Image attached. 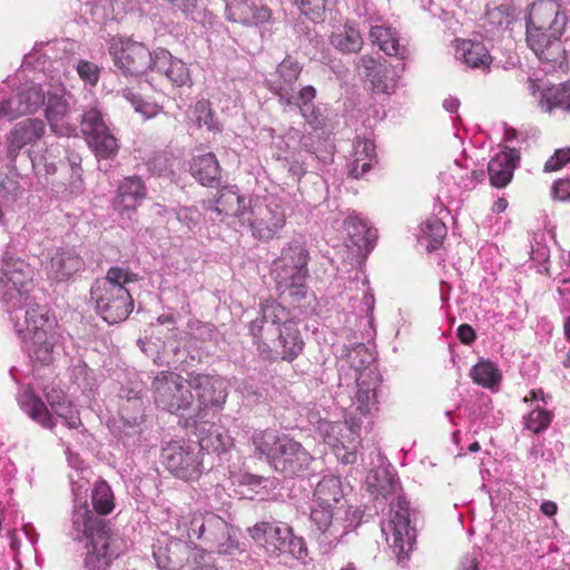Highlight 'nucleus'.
Wrapping results in <instances>:
<instances>
[{
	"instance_id": "20",
	"label": "nucleus",
	"mask_w": 570,
	"mask_h": 570,
	"mask_svg": "<svg viewBox=\"0 0 570 570\" xmlns=\"http://www.w3.org/2000/svg\"><path fill=\"white\" fill-rule=\"evenodd\" d=\"M146 197V187L139 177H128L118 187L117 196L114 200V210L119 214L121 219L131 220L136 214V208Z\"/></svg>"
},
{
	"instance_id": "6",
	"label": "nucleus",
	"mask_w": 570,
	"mask_h": 570,
	"mask_svg": "<svg viewBox=\"0 0 570 570\" xmlns=\"http://www.w3.org/2000/svg\"><path fill=\"white\" fill-rule=\"evenodd\" d=\"M55 325L56 321L50 317L48 307L38 303H29L23 323H16L21 338L30 342L28 347L30 356L41 364H48L51 361Z\"/></svg>"
},
{
	"instance_id": "38",
	"label": "nucleus",
	"mask_w": 570,
	"mask_h": 570,
	"mask_svg": "<svg viewBox=\"0 0 570 570\" xmlns=\"http://www.w3.org/2000/svg\"><path fill=\"white\" fill-rule=\"evenodd\" d=\"M278 332V342L283 348L282 358L286 361L294 360L303 351L304 345L296 323L285 321Z\"/></svg>"
},
{
	"instance_id": "17",
	"label": "nucleus",
	"mask_w": 570,
	"mask_h": 570,
	"mask_svg": "<svg viewBox=\"0 0 570 570\" xmlns=\"http://www.w3.org/2000/svg\"><path fill=\"white\" fill-rule=\"evenodd\" d=\"M46 95L40 86H29L0 102V116L10 119L38 111L45 105Z\"/></svg>"
},
{
	"instance_id": "54",
	"label": "nucleus",
	"mask_w": 570,
	"mask_h": 570,
	"mask_svg": "<svg viewBox=\"0 0 570 570\" xmlns=\"http://www.w3.org/2000/svg\"><path fill=\"white\" fill-rule=\"evenodd\" d=\"M301 12L311 20H317L326 7L328 0H294Z\"/></svg>"
},
{
	"instance_id": "8",
	"label": "nucleus",
	"mask_w": 570,
	"mask_h": 570,
	"mask_svg": "<svg viewBox=\"0 0 570 570\" xmlns=\"http://www.w3.org/2000/svg\"><path fill=\"white\" fill-rule=\"evenodd\" d=\"M389 518L381 522V530L399 562L407 560L416 541V530L411 527L409 502L397 495L391 503Z\"/></svg>"
},
{
	"instance_id": "44",
	"label": "nucleus",
	"mask_w": 570,
	"mask_h": 570,
	"mask_svg": "<svg viewBox=\"0 0 570 570\" xmlns=\"http://www.w3.org/2000/svg\"><path fill=\"white\" fill-rule=\"evenodd\" d=\"M203 451L225 452L233 445V439L227 431L218 425L212 424L208 433L199 438L196 443Z\"/></svg>"
},
{
	"instance_id": "57",
	"label": "nucleus",
	"mask_w": 570,
	"mask_h": 570,
	"mask_svg": "<svg viewBox=\"0 0 570 570\" xmlns=\"http://www.w3.org/2000/svg\"><path fill=\"white\" fill-rule=\"evenodd\" d=\"M569 161H570V147L557 149L554 151V154L546 161L544 171L551 173V171L559 170Z\"/></svg>"
},
{
	"instance_id": "11",
	"label": "nucleus",
	"mask_w": 570,
	"mask_h": 570,
	"mask_svg": "<svg viewBox=\"0 0 570 570\" xmlns=\"http://www.w3.org/2000/svg\"><path fill=\"white\" fill-rule=\"evenodd\" d=\"M167 470L184 481L198 480L204 471V453L195 442L173 441L161 451Z\"/></svg>"
},
{
	"instance_id": "9",
	"label": "nucleus",
	"mask_w": 570,
	"mask_h": 570,
	"mask_svg": "<svg viewBox=\"0 0 570 570\" xmlns=\"http://www.w3.org/2000/svg\"><path fill=\"white\" fill-rule=\"evenodd\" d=\"M250 538L274 557L288 554L297 560L307 557V547L302 537L294 534L289 525L278 522H258L248 529Z\"/></svg>"
},
{
	"instance_id": "2",
	"label": "nucleus",
	"mask_w": 570,
	"mask_h": 570,
	"mask_svg": "<svg viewBox=\"0 0 570 570\" xmlns=\"http://www.w3.org/2000/svg\"><path fill=\"white\" fill-rule=\"evenodd\" d=\"M568 17L554 0H539L527 19V43L547 71L567 63V51L561 41Z\"/></svg>"
},
{
	"instance_id": "1",
	"label": "nucleus",
	"mask_w": 570,
	"mask_h": 570,
	"mask_svg": "<svg viewBox=\"0 0 570 570\" xmlns=\"http://www.w3.org/2000/svg\"><path fill=\"white\" fill-rule=\"evenodd\" d=\"M358 510L346 507L341 480L324 476L316 485L311 507V533L323 553L331 552L341 540L361 523Z\"/></svg>"
},
{
	"instance_id": "32",
	"label": "nucleus",
	"mask_w": 570,
	"mask_h": 570,
	"mask_svg": "<svg viewBox=\"0 0 570 570\" xmlns=\"http://www.w3.org/2000/svg\"><path fill=\"white\" fill-rule=\"evenodd\" d=\"M455 57L473 69L485 70L492 62L488 48L483 43L472 40H459Z\"/></svg>"
},
{
	"instance_id": "42",
	"label": "nucleus",
	"mask_w": 570,
	"mask_h": 570,
	"mask_svg": "<svg viewBox=\"0 0 570 570\" xmlns=\"http://www.w3.org/2000/svg\"><path fill=\"white\" fill-rule=\"evenodd\" d=\"M445 224L438 217H429L422 225L419 236L421 243H425L428 252L438 249L446 235Z\"/></svg>"
},
{
	"instance_id": "59",
	"label": "nucleus",
	"mask_w": 570,
	"mask_h": 570,
	"mask_svg": "<svg viewBox=\"0 0 570 570\" xmlns=\"http://www.w3.org/2000/svg\"><path fill=\"white\" fill-rule=\"evenodd\" d=\"M77 71H78L79 77L83 81H86L90 85L97 83L98 78H99V70L96 65H94L89 61H86V60H81L77 66Z\"/></svg>"
},
{
	"instance_id": "24",
	"label": "nucleus",
	"mask_w": 570,
	"mask_h": 570,
	"mask_svg": "<svg viewBox=\"0 0 570 570\" xmlns=\"http://www.w3.org/2000/svg\"><path fill=\"white\" fill-rule=\"evenodd\" d=\"M45 134V124L40 119L28 118L18 122L8 138V157L14 160L27 145L39 140Z\"/></svg>"
},
{
	"instance_id": "45",
	"label": "nucleus",
	"mask_w": 570,
	"mask_h": 570,
	"mask_svg": "<svg viewBox=\"0 0 570 570\" xmlns=\"http://www.w3.org/2000/svg\"><path fill=\"white\" fill-rule=\"evenodd\" d=\"M513 21V8L509 4H500L488 8L484 17V27H488L489 32H494L495 30L509 28Z\"/></svg>"
},
{
	"instance_id": "46",
	"label": "nucleus",
	"mask_w": 570,
	"mask_h": 570,
	"mask_svg": "<svg viewBox=\"0 0 570 570\" xmlns=\"http://www.w3.org/2000/svg\"><path fill=\"white\" fill-rule=\"evenodd\" d=\"M367 485L372 493L387 498L389 495L395 494L400 488L397 480L385 471L382 473L375 472L367 476Z\"/></svg>"
},
{
	"instance_id": "25",
	"label": "nucleus",
	"mask_w": 570,
	"mask_h": 570,
	"mask_svg": "<svg viewBox=\"0 0 570 570\" xmlns=\"http://www.w3.org/2000/svg\"><path fill=\"white\" fill-rule=\"evenodd\" d=\"M81 132L97 157L107 158V126L99 110L90 109L83 114Z\"/></svg>"
},
{
	"instance_id": "30",
	"label": "nucleus",
	"mask_w": 570,
	"mask_h": 570,
	"mask_svg": "<svg viewBox=\"0 0 570 570\" xmlns=\"http://www.w3.org/2000/svg\"><path fill=\"white\" fill-rule=\"evenodd\" d=\"M344 228L351 243L357 247L360 252L368 253L373 249L377 239V232L375 228L368 226L364 218L357 215H350L344 220Z\"/></svg>"
},
{
	"instance_id": "37",
	"label": "nucleus",
	"mask_w": 570,
	"mask_h": 570,
	"mask_svg": "<svg viewBox=\"0 0 570 570\" xmlns=\"http://www.w3.org/2000/svg\"><path fill=\"white\" fill-rule=\"evenodd\" d=\"M62 178L56 185V191L65 198H71L82 193V168L79 163L69 161L62 165Z\"/></svg>"
},
{
	"instance_id": "64",
	"label": "nucleus",
	"mask_w": 570,
	"mask_h": 570,
	"mask_svg": "<svg viewBox=\"0 0 570 570\" xmlns=\"http://www.w3.org/2000/svg\"><path fill=\"white\" fill-rule=\"evenodd\" d=\"M460 570H479V560L475 552L462 559Z\"/></svg>"
},
{
	"instance_id": "16",
	"label": "nucleus",
	"mask_w": 570,
	"mask_h": 570,
	"mask_svg": "<svg viewBox=\"0 0 570 570\" xmlns=\"http://www.w3.org/2000/svg\"><path fill=\"white\" fill-rule=\"evenodd\" d=\"M134 281V274L119 267L109 268V312L115 313L109 324L121 322L131 313L134 302L125 284Z\"/></svg>"
},
{
	"instance_id": "22",
	"label": "nucleus",
	"mask_w": 570,
	"mask_h": 570,
	"mask_svg": "<svg viewBox=\"0 0 570 570\" xmlns=\"http://www.w3.org/2000/svg\"><path fill=\"white\" fill-rule=\"evenodd\" d=\"M83 259L73 248H57L46 267L48 278L65 282L83 268Z\"/></svg>"
},
{
	"instance_id": "43",
	"label": "nucleus",
	"mask_w": 570,
	"mask_h": 570,
	"mask_svg": "<svg viewBox=\"0 0 570 570\" xmlns=\"http://www.w3.org/2000/svg\"><path fill=\"white\" fill-rule=\"evenodd\" d=\"M470 375L474 383L492 391L498 390L502 380V374L498 366L493 362L484 360L471 368Z\"/></svg>"
},
{
	"instance_id": "41",
	"label": "nucleus",
	"mask_w": 570,
	"mask_h": 570,
	"mask_svg": "<svg viewBox=\"0 0 570 570\" xmlns=\"http://www.w3.org/2000/svg\"><path fill=\"white\" fill-rule=\"evenodd\" d=\"M315 97L316 89L309 85L304 86L298 90L297 102L291 107L297 108L306 122L316 129L323 125V119L320 110L313 104Z\"/></svg>"
},
{
	"instance_id": "51",
	"label": "nucleus",
	"mask_w": 570,
	"mask_h": 570,
	"mask_svg": "<svg viewBox=\"0 0 570 570\" xmlns=\"http://www.w3.org/2000/svg\"><path fill=\"white\" fill-rule=\"evenodd\" d=\"M389 70L384 66L370 78H367L372 85L373 91L376 94L391 95L395 91L396 81L394 78L387 76Z\"/></svg>"
},
{
	"instance_id": "28",
	"label": "nucleus",
	"mask_w": 570,
	"mask_h": 570,
	"mask_svg": "<svg viewBox=\"0 0 570 570\" xmlns=\"http://www.w3.org/2000/svg\"><path fill=\"white\" fill-rule=\"evenodd\" d=\"M519 154L514 149H509L497 154L488 165L489 179L492 186L497 188L505 187L513 177Z\"/></svg>"
},
{
	"instance_id": "40",
	"label": "nucleus",
	"mask_w": 570,
	"mask_h": 570,
	"mask_svg": "<svg viewBox=\"0 0 570 570\" xmlns=\"http://www.w3.org/2000/svg\"><path fill=\"white\" fill-rule=\"evenodd\" d=\"M171 510H168V522L169 528H175V524L173 523V518H170ZM170 531L176 532V538L170 540L169 543L166 546V560L167 564H164V568H169L170 570H175L177 568L181 569V566H184V560L186 556H190L191 551L186 540L187 537H181L175 529H168Z\"/></svg>"
},
{
	"instance_id": "55",
	"label": "nucleus",
	"mask_w": 570,
	"mask_h": 570,
	"mask_svg": "<svg viewBox=\"0 0 570 570\" xmlns=\"http://www.w3.org/2000/svg\"><path fill=\"white\" fill-rule=\"evenodd\" d=\"M191 554L193 560L188 559L187 562L181 566V570H216L209 554L196 550H193Z\"/></svg>"
},
{
	"instance_id": "61",
	"label": "nucleus",
	"mask_w": 570,
	"mask_h": 570,
	"mask_svg": "<svg viewBox=\"0 0 570 570\" xmlns=\"http://www.w3.org/2000/svg\"><path fill=\"white\" fill-rule=\"evenodd\" d=\"M383 67H384V65H382L381 62H379L371 56H362L357 62V69L366 78H370L372 75H374L376 71H379Z\"/></svg>"
},
{
	"instance_id": "36",
	"label": "nucleus",
	"mask_w": 570,
	"mask_h": 570,
	"mask_svg": "<svg viewBox=\"0 0 570 570\" xmlns=\"http://www.w3.org/2000/svg\"><path fill=\"white\" fill-rule=\"evenodd\" d=\"M22 410L41 426L52 430L55 422L46 404L31 389H26L21 394Z\"/></svg>"
},
{
	"instance_id": "14",
	"label": "nucleus",
	"mask_w": 570,
	"mask_h": 570,
	"mask_svg": "<svg viewBox=\"0 0 570 570\" xmlns=\"http://www.w3.org/2000/svg\"><path fill=\"white\" fill-rule=\"evenodd\" d=\"M114 51V62L118 70L126 77L138 79V85L141 86V77L147 70L153 69L154 66V51L150 52L147 47L139 42H121L118 49L115 42L111 43Z\"/></svg>"
},
{
	"instance_id": "48",
	"label": "nucleus",
	"mask_w": 570,
	"mask_h": 570,
	"mask_svg": "<svg viewBox=\"0 0 570 570\" xmlns=\"http://www.w3.org/2000/svg\"><path fill=\"white\" fill-rule=\"evenodd\" d=\"M552 413L546 409L535 407L523 417L524 426L533 433H540L548 429L552 421Z\"/></svg>"
},
{
	"instance_id": "33",
	"label": "nucleus",
	"mask_w": 570,
	"mask_h": 570,
	"mask_svg": "<svg viewBox=\"0 0 570 570\" xmlns=\"http://www.w3.org/2000/svg\"><path fill=\"white\" fill-rule=\"evenodd\" d=\"M370 39L386 55L395 56L402 60L407 58V48L400 43L396 30L392 29L391 27L382 24L371 26Z\"/></svg>"
},
{
	"instance_id": "62",
	"label": "nucleus",
	"mask_w": 570,
	"mask_h": 570,
	"mask_svg": "<svg viewBox=\"0 0 570 570\" xmlns=\"http://www.w3.org/2000/svg\"><path fill=\"white\" fill-rule=\"evenodd\" d=\"M264 320L268 321L271 320L273 323H277L285 316V311L282 305L275 303V302H267L264 304Z\"/></svg>"
},
{
	"instance_id": "4",
	"label": "nucleus",
	"mask_w": 570,
	"mask_h": 570,
	"mask_svg": "<svg viewBox=\"0 0 570 570\" xmlns=\"http://www.w3.org/2000/svg\"><path fill=\"white\" fill-rule=\"evenodd\" d=\"M175 530L189 541L202 540L208 548L218 553H228L235 547L230 525L219 515L212 512L196 511L184 514L170 511ZM174 530V528H170Z\"/></svg>"
},
{
	"instance_id": "19",
	"label": "nucleus",
	"mask_w": 570,
	"mask_h": 570,
	"mask_svg": "<svg viewBox=\"0 0 570 570\" xmlns=\"http://www.w3.org/2000/svg\"><path fill=\"white\" fill-rule=\"evenodd\" d=\"M361 425V419L355 415L346 417L342 423H326L324 441L336 451L356 449L360 444Z\"/></svg>"
},
{
	"instance_id": "23",
	"label": "nucleus",
	"mask_w": 570,
	"mask_h": 570,
	"mask_svg": "<svg viewBox=\"0 0 570 570\" xmlns=\"http://www.w3.org/2000/svg\"><path fill=\"white\" fill-rule=\"evenodd\" d=\"M527 89L535 95L540 90V107L547 112L560 109L570 112V85L543 87L532 78L527 79Z\"/></svg>"
},
{
	"instance_id": "26",
	"label": "nucleus",
	"mask_w": 570,
	"mask_h": 570,
	"mask_svg": "<svg viewBox=\"0 0 570 570\" xmlns=\"http://www.w3.org/2000/svg\"><path fill=\"white\" fill-rule=\"evenodd\" d=\"M272 12L265 6H257L248 0H235L226 4L228 20L244 26H258L271 19Z\"/></svg>"
},
{
	"instance_id": "58",
	"label": "nucleus",
	"mask_w": 570,
	"mask_h": 570,
	"mask_svg": "<svg viewBox=\"0 0 570 570\" xmlns=\"http://www.w3.org/2000/svg\"><path fill=\"white\" fill-rule=\"evenodd\" d=\"M200 216L196 207H180L176 212L177 219L188 229H194L199 224Z\"/></svg>"
},
{
	"instance_id": "35",
	"label": "nucleus",
	"mask_w": 570,
	"mask_h": 570,
	"mask_svg": "<svg viewBox=\"0 0 570 570\" xmlns=\"http://www.w3.org/2000/svg\"><path fill=\"white\" fill-rule=\"evenodd\" d=\"M190 173L202 185L212 186L220 176V167L216 156L207 153L193 158Z\"/></svg>"
},
{
	"instance_id": "10",
	"label": "nucleus",
	"mask_w": 570,
	"mask_h": 570,
	"mask_svg": "<svg viewBox=\"0 0 570 570\" xmlns=\"http://www.w3.org/2000/svg\"><path fill=\"white\" fill-rule=\"evenodd\" d=\"M242 226L247 227L253 238L267 243L278 238L286 225L285 208L274 197L256 199L249 204Z\"/></svg>"
},
{
	"instance_id": "49",
	"label": "nucleus",
	"mask_w": 570,
	"mask_h": 570,
	"mask_svg": "<svg viewBox=\"0 0 570 570\" xmlns=\"http://www.w3.org/2000/svg\"><path fill=\"white\" fill-rule=\"evenodd\" d=\"M195 121L199 127L205 126L210 131H220L222 127L215 119L210 105L206 100H199L194 106Z\"/></svg>"
},
{
	"instance_id": "31",
	"label": "nucleus",
	"mask_w": 570,
	"mask_h": 570,
	"mask_svg": "<svg viewBox=\"0 0 570 570\" xmlns=\"http://www.w3.org/2000/svg\"><path fill=\"white\" fill-rule=\"evenodd\" d=\"M376 161L375 146L371 139L356 138L347 168L354 178H361Z\"/></svg>"
},
{
	"instance_id": "63",
	"label": "nucleus",
	"mask_w": 570,
	"mask_h": 570,
	"mask_svg": "<svg viewBox=\"0 0 570 570\" xmlns=\"http://www.w3.org/2000/svg\"><path fill=\"white\" fill-rule=\"evenodd\" d=\"M456 334L463 344H471L475 340V332L469 324L460 325Z\"/></svg>"
},
{
	"instance_id": "34",
	"label": "nucleus",
	"mask_w": 570,
	"mask_h": 570,
	"mask_svg": "<svg viewBox=\"0 0 570 570\" xmlns=\"http://www.w3.org/2000/svg\"><path fill=\"white\" fill-rule=\"evenodd\" d=\"M45 395L52 411L65 420L69 429H77L80 425L81 422L77 412L72 409L71 403L67 400L61 389L47 387Z\"/></svg>"
},
{
	"instance_id": "39",
	"label": "nucleus",
	"mask_w": 570,
	"mask_h": 570,
	"mask_svg": "<svg viewBox=\"0 0 570 570\" xmlns=\"http://www.w3.org/2000/svg\"><path fill=\"white\" fill-rule=\"evenodd\" d=\"M330 42L343 53H356L363 47V38L360 30L348 23L332 32Z\"/></svg>"
},
{
	"instance_id": "12",
	"label": "nucleus",
	"mask_w": 570,
	"mask_h": 570,
	"mask_svg": "<svg viewBox=\"0 0 570 570\" xmlns=\"http://www.w3.org/2000/svg\"><path fill=\"white\" fill-rule=\"evenodd\" d=\"M156 404L170 413L188 410L194 402L190 381L181 375L163 371L153 381Z\"/></svg>"
},
{
	"instance_id": "52",
	"label": "nucleus",
	"mask_w": 570,
	"mask_h": 570,
	"mask_svg": "<svg viewBox=\"0 0 570 570\" xmlns=\"http://www.w3.org/2000/svg\"><path fill=\"white\" fill-rule=\"evenodd\" d=\"M91 299L96 303V308L101 314L104 320V313L107 311V277L97 278L90 289Z\"/></svg>"
},
{
	"instance_id": "15",
	"label": "nucleus",
	"mask_w": 570,
	"mask_h": 570,
	"mask_svg": "<svg viewBox=\"0 0 570 570\" xmlns=\"http://www.w3.org/2000/svg\"><path fill=\"white\" fill-rule=\"evenodd\" d=\"M301 72L302 66L287 57L277 66L276 71L267 80L268 89L284 107L297 102L299 89L296 88V81Z\"/></svg>"
},
{
	"instance_id": "50",
	"label": "nucleus",
	"mask_w": 570,
	"mask_h": 570,
	"mask_svg": "<svg viewBox=\"0 0 570 570\" xmlns=\"http://www.w3.org/2000/svg\"><path fill=\"white\" fill-rule=\"evenodd\" d=\"M174 157L167 151H158L147 161L148 170L157 176H167L173 170Z\"/></svg>"
},
{
	"instance_id": "21",
	"label": "nucleus",
	"mask_w": 570,
	"mask_h": 570,
	"mask_svg": "<svg viewBox=\"0 0 570 570\" xmlns=\"http://www.w3.org/2000/svg\"><path fill=\"white\" fill-rule=\"evenodd\" d=\"M154 59L153 72L164 75L175 87L191 85L189 68L183 60L173 57L163 48L154 50Z\"/></svg>"
},
{
	"instance_id": "47",
	"label": "nucleus",
	"mask_w": 570,
	"mask_h": 570,
	"mask_svg": "<svg viewBox=\"0 0 570 570\" xmlns=\"http://www.w3.org/2000/svg\"><path fill=\"white\" fill-rule=\"evenodd\" d=\"M119 94L132 106L136 112L145 118H153L159 114L160 107L156 104L144 100L132 88H124Z\"/></svg>"
},
{
	"instance_id": "5",
	"label": "nucleus",
	"mask_w": 570,
	"mask_h": 570,
	"mask_svg": "<svg viewBox=\"0 0 570 570\" xmlns=\"http://www.w3.org/2000/svg\"><path fill=\"white\" fill-rule=\"evenodd\" d=\"M308 252L298 242L288 243L273 262L272 276L279 295L287 294L294 304L307 295Z\"/></svg>"
},
{
	"instance_id": "60",
	"label": "nucleus",
	"mask_w": 570,
	"mask_h": 570,
	"mask_svg": "<svg viewBox=\"0 0 570 570\" xmlns=\"http://www.w3.org/2000/svg\"><path fill=\"white\" fill-rule=\"evenodd\" d=\"M551 196L554 200L566 202L570 199V179L561 178L553 183Z\"/></svg>"
},
{
	"instance_id": "27",
	"label": "nucleus",
	"mask_w": 570,
	"mask_h": 570,
	"mask_svg": "<svg viewBox=\"0 0 570 570\" xmlns=\"http://www.w3.org/2000/svg\"><path fill=\"white\" fill-rule=\"evenodd\" d=\"M250 203L245 196L238 195L234 189L224 188L219 190L215 204H208L206 209L216 213L217 216L234 217L242 226L245 219L243 216H246Z\"/></svg>"
},
{
	"instance_id": "53",
	"label": "nucleus",
	"mask_w": 570,
	"mask_h": 570,
	"mask_svg": "<svg viewBox=\"0 0 570 570\" xmlns=\"http://www.w3.org/2000/svg\"><path fill=\"white\" fill-rule=\"evenodd\" d=\"M68 112V104L61 96H49L46 117L50 122L59 121Z\"/></svg>"
},
{
	"instance_id": "13",
	"label": "nucleus",
	"mask_w": 570,
	"mask_h": 570,
	"mask_svg": "<svg viewBox=\"0 0 570 570\" xmlns=\"http://www.w3.org/2000/svg\"><path fill=\"white\" fill-rule=\"evenodd\" d=\"M33 281L35 271L26 259L10 252L0 256V287L6 292H16L27 299L33 289Z\"/></svg>"
},
{
	"instance_id": "3",
	"label": "nucleus",
	"mask_w": 570,
	"mask_h": 570,
	"mask_svg": "<svg viewBox=\"0 0 570 570\" xmlns=\"http://www.w3.org/2000/svg\"><path fill=\"white\" fill-rule=\"evenodd\" d=\"M258 459L265 458L271 466L286 478L306 476L313 472L314 458L297 441L273 430H256L250 438Z\"/></svg>"
},
{
	"instance_id": "18",
	"label": "nucleus",
	"mask_w": 570,
	"mask_h": 570,
	"mask_svg": "<svg viewBox=\"0 0 570 570\" xmlns=\"http://www.w3.org/2000/svg\"><path fill=\"white\" fill-rule=\"evenodd\" d=\"M189 381L190 391H196L200 409H219L225 403L227 397L226 384L220 377L196 374L191 375Z\"/></svg>"
},
{
	"instance_id": "7",
	"label": "nucleus",
	"mask_w": 570,
	"mask_h": 570,
	"mask_svg": "<svg viewBox=\"0 0 570 570\" xmlns=\"http://www.w3.org/2000/svg\"><path fill=\"white\" fill-rule=\"evenodd\" d=\"M94 510L88 511L85 521V534L89 540L85 570H107V494L101 488L92 493Z\"/></svg>"
},
{
	"instance_id": "29",
	"label": "nucleus",
	"mask_w": 570,
	"mask_h": 570,
	"mask_svg": "<svg viewBox=\"0 0 570 570\" xmlns=\"http://www.w3.org/2000/svg\"><path fill=\"white\" fill-rule=\"evenodd\" d=\"M356 383L355 409L361 415L371 414L373 410H376V374L374 371L365 368L360 372Z\"/></svg>"
},
{
	"instance_id": "56",
	"label": "nucleus",
	"mask_w": 570,
	"mask_h": 570,
	"mask_svg": "<svg viewBox=\"0 0 570 570\" xmlns=\"http://www.w3.org/2000/svg\"><path fill=\"white\" fill-rule=\"evenodd\" d=\"M174 8L180 10L187 18L196 20L203 10V0H168Z\"/></svg>"
}]
</instances>
